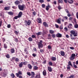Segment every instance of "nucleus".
Returning <instances> with one entry per match:
<instances>
[{"instance_id":"f704fd0d","label":"nucleus","mask_w":78,"mask_h":78,"mask_svg":"<svg viewBox=\"0 0 78 78\" xmlns=\"http://www.w3.org/2000/svg\"><path fill=\"white\" fill-rule=\"evenodd\" d=\"M23 64L24 65V66H26L28 64V62H23Z\"/></svg>"},{"instance_id":"f03ea898","label":"nucleus","mask_w":78,"mask_h":78,"mask_svg":"<svg viewBox=\"0 0 78 78\" xmlns=\"http://www.w3.org/2000/svg\"><path fill=\"white\" fill-rule=\"evenodd\" d=\"M25 6L24 5H18L19 9L21 11H23V9H24Z\"/></svg>"},{"instance_id":"412c9836","label":"nucleus","mask_w":78,"mask_h":78,"mask_svg":"<svg viewBox=\"0 0 78 78\" xmlns=\"http://www.w3.org/2000/svg\"><path fill=\"white\" fill-rule=\"evenodd\" d=\"M48 71H49V72H52V69H51V67L48 66Z\"/></svg>"},{"instance_id":"6e6552de","label":"nucleus","mask_w":78,"mask_h":78,"mask_svg":"<svg viewBox=\"0 0 78 78\" xmlns=\"http://www.w3.org/2000/svg\"><path fill=\"white\" fill-rule=\"evenodd\" d=\"M43 24L44 26L45 27H48V24L46 23V22H44L43 23Z\"/></svg>"},{"instance_id":"680f3d73","label":"nucleus","mask_w":78,"mask_h":78,"mask_svg":"<svg viewBox=\"0 0 78 78\" xmlns=\"http://www.w3.org/2000/svg\"><path fill=\"white\" fill-rule=\"evenodd\" d=\"M51 36H52V37H53V38H55V34H52L51 35Z\"/></svg>"},{"instance_id":"9b49d317","label":"nucleus","mask_w":78,"mask_h":78,"mask_svg":"<svg viewBox=\"0 0 78 78\" xmlns=\"http://www.w3.org/2000/svg\"><path fill=\"white\" fill-rule=\"evenodd\" d=\"M51 8V6L48 4V6H46V11H48L49 10V8Z\"/></svg>"},{"instance_id":"20e7f679","label":"nucleus","mask_w":78,"mask_h":78,"mask_svg":"<svg viewBox=\"0 0 78 78\" xmlns=\"http://www.w3.org/2000/svg\"><path fill=\"white\" fill-rule=\"evenodd\" d=\"M24 22L27 23V25L29 26H30V24L31 23V22L30 20H28L27 21V20H25Z\"/></svg>"},{"instance_id":"c756f323","label":"nucleus","mask_w":78,"mask_h":78,"mask_svg":"<svg viewBox=\"0 0 78 78\" xmlns=\"http://www.w3.org/2000/svg\"><path fill=\"white\" fill-rule=\"evenodd\" d=\"M48 64L49 66H53V63L51 61H50L48 62Z\"/></svg>"},{"instance_id":"4c0bfd02","label":"nucleus","mask_w":78,"mask_h":78,"mask_svg":"<svg viewBox=\"0 0 78 78\" xmlns=\"http://www.w3.org/2000/svg\"><path fill=\"white\" fill-rule=\"evenodd\" d=\"M31 37H32V38H35V39H36V37L34 35H32L31 36Z\"/></svg>"},{"instance_id":"58836bf2","label":"nucleus","mask_w":78,"mask_h":78,"mask_svg":"<svg viewBox=\"0 0 78 78\" xmlns=\"http://www.w3.org/2000/svg\"><path fill=\"white\" fill-rule=\"evenodd\" d=\"M16 62H19V59L18 58H16L15 59Z\"/></svg>"},{"instance_id":"79ce46f5","label":"nucleus","mask_w":78,"mask_h":78,"mask_svg":"<svg viewBox=\"0 0 78 78\" xmlns=\"http://www.w3.org/2000/svg\"><path fill=\"white\" fill-rule=\"evenodd\" d=\"M58 8L59 10H60L61 9V6L60 5H59L58 7Z\"/></svg>"},{"instance_id":"09e8293b","label":"nucleus","mask_w":78,"mask_h":78,"mask_svg":"<svg viewBox=\"0 0 78 78\" xmlns=\"http://www.w3.org/2000/svg\"><path fill=\"white\" fill-rule=\"evenodd\" d=\"M63 19H65V20H67L68 17H67V16H64Z\"/></svg>"},{"instance_id":"bf43d9fd","label":"nucleus","mask_w":78,"mask_h":78,"mask_svg":"<svg viewBox=\"0 0 78 78\" xmlns=\"http://www.w3.org/2000/svg\"><path fill=\"white\" fill-rule=\"evenodd\" d=\"M42 6L43 8H44L45 7V5L44 4H42Z\"/></svg>"},{"instance_id":"aec40b11","label":"nucleus","mask_w":78,"mask_h":78,"mask_svg":"<svg viewBox=\"0 0 78 78\" xmlns=\"http://www.w3.org/2000/svg\"><path fill=\"white\" fill-rule=\"evenodd\" d=\"M75 77V75L74 74H72L69 77H67V78H73Z\"/></svg>"},{"instance_id":"dca6fc26","label":"nucleus","mask_w":78,"mask_h":78,"mask_svg":"<svg viewBox=\"0 0 78 78\" xmlns=\"http://www.w3.org/2000/svg\"><path fill=\"white\" fill-rule=\"evenodd\" d=\"M35 75V73H34V72H31V76L32 78H34Z\"/></svg>"},{"instance_id":"f257e3e1","label":"nucleus","mask_w":78,"mask_h":78,"mask_svg":"<svg viewBox=\"0 0 78 78\" xmlns=\"http://www.w3.org/2000/svg\"><path fill=\"white\" fill-rule=\"evenodd\" d=\"M42 40H40V42H38L37 45H38V48H43V44H42Z\"/></svg>"},{"instance_id":"a18cd8bd","label":"nucleus","mask_w":78,"mask_h":78,"mask_svg":"<svg viewBox=\"0 0 78 78\" xmlns=\"http://www.w3.org/2000/svg\"><path fill=\"white\" fill-rule=\"evenodd\" d=\"M11 76H12V78H14V77H15L14 74L13 73H12L11 75Z\"/></svg>"},{"instance_id":"de8ad7c7","label":"nucleus","mask_w":78,"mask_h":78,"mask_svg":"<svg viewBox=\"0 0 78 78\" xmlns=\"http://www.w3.org/2000/svg\"><path fill=\"white\" fill-rule=\"evenodd\" d=\"M27 75H28V76H31V73H30V72H28L27 73Z\"/></svg>"},{"instance_id":"a19ab883","label":"nucleus","mask_w":78,"mask_h":78,"mask_svg":"<svg viewBox=\"0 0 78 78\" xmlns=\"http://www.w3.org/2000/svg\"><path fill=\"white\" fill-rule=\"evenodd\" d=\"M55 27L56 28H59V26L56 24H55Z\"/></svg>"},{"instance_id":"c85d7f7f","label":"nucleus","mask_w":78,"mask_h":78,"mask_svg":"<svg viewBox=\"0 0 78 78\" xmlns=\"http://www.w3.org/2000/svg\"><path fill=\"white\" fill-rule=\"evenodd\" d=\"M68 65L67 66L68 67H70V66L72 65V63H71V62L70 61H69L68 62Z\"/></svg>"},{"instance_id":"4be33fe9","label":"nucleus","mask_w":78,"mask_h":78,"mask_svg":"<svg viewBox=\"0 0 78 78\" xmlns=\"http://www.w3.org/2000/svg\"><path fill=\"white\" fill-rule=\"evenodd\" d=\"M33 69L35 70H38V67L36 66H34L33 67Z\"/></svg>"},{"instance_id":"3c124183","label":"nucleus","mask_w":78,"mask_h":78,"mask_svg":"<svg viewBox=\"0 0 78 78\" xmlns=\"http://www.w3.org/2000/svg\"><path fill=\"white\" fill-rule=\"evenodd\" d=\"M14 41L16 42H18V39L17 38H15Z\"/></svg>"},{"instance_id":"49530a36","label":"nucleus","mask_w":78,"mask_h":78,"mask_svg":"<svg viewBox=\"0 0 78 78\" xmlns=\"http://www.w3.org/2000/svg\"><path fill=\"white\" fill-rule=\"evenodd\" d=\"M18 18H19V17L18 16H16L14 17V19H17Z\"/></svg>"},{"instance_id":"2f4dec72","label":"nucleus","mask_w":78,"mask_h":78,"mask_svg":"<svg viewBox=\"0 0 78 78\" xmlns=\"http://www.w3.org/2000/svg\"><path fill=\"white\" fill-rule=\"evenodd\" d=\"M49 32L51 34H53V33H55V31H54V30H49Z\"/></svg>"},{"instance_id":"473e14b6","label":"nucleus","mask_w":78,"mask_h":78,"mask_svg":"<svg viewBox=\"0 0 78 78\" xmlns=\"http://www.w3.org/2000/svg\"><path fill=\"white\" fill-rule=\"evenodd\" d=\"M7 45L6 44H4V48H7Z\"/></svg>"},{"instance_id":"4468645a","label":"nucleus","mask_w":78,"mask_h":78,"mask_svg":"<svg viewBox=\"0 0 78 78\" xmlns=\"http://www.w3.org/2000/svg\"><path fill=\"white\" fill-rule=\"evenodd\" d=\"M10 9V6L9 7H5L4 8V10L5 11H8Z\"/></svg>"},{"instance_id":"72a5a7b5","label":"nucleus","mask_w":78,"mask_h":78,"mask_svg":"<svg viewBox=\"0 0 78 78\" xmlns=\"http://www.w3.org/2000/svg\"><path fill=\"white\" fill-rule=\"evenodd\" d=\"M39 2L41 3H42L44 2V0H39Z\"/></svg>"},{"instance_id":"c9c22d12","label":"nucleus","mask_w":78,"mask_h":78,"mask_svg":"<svg viewBox=\"0 0 78 78\" xmlns=\"http://www.w3.org/2000/svg\"><path fill=\"white\" fill-rule=\"evenodd\" d=\"M24 51L26 52V54H28V51H27V50L25 48L24 49Z\"/></svg>"},{"instance_id":"6e6d98bb","label":"nucleus","mask_w":78,"mask_h":78,"mask_svg":"<svg viewBox=\"0 0 78 78\" xmlns=\"http://www.w3.org/2000/svg\"><path fill=\"white\" fill-rule=\"evenodd\" d=\"M40 51L41 53H43V52H44V49H40Z\"/></svg>"},{"instance_id":"393cba45","label":"nucleus","mask_w":78,"mask_h":78,"mask_svg":"<svg viewBox=\"0 0 78 78\" xmlns=\"http://www.w3.org/2000/svg\"><path fill=\"white\" fill-rule=\"evenodd\" d=\"M23 62H21L19 64V67L21 68L23 66Z\"/></svg>"},{"instance_id":"0eeeda50","label":"nucleus","mask_w":78,"mask_h":78,"mask_svg":"<svg viewBox=\"0 0 78 78\" xmlns=\"http://www.w3.org/2000/svg\"><path fill=\"white\" fill-rule=\"evenodd\" d=\"M37 22L39 23H42L41 19L40 18H38L37 19Z\"/></svg>"},{"instance_id":"2eb2a0df","label":"nucleus","mask_w":78,"mask_h":78,"mask_svg":"<svg viewBox=\"0 0 78 78\" xmlns=\"http://www.w3.org/2000/svg\"><path fill=\"white\" fill-rule=\"evenodd\" d=\"M10 52H11V53L12 54L14 53L15 52V50L14 48H12L11 49H10Z\"/></svg>"},{"instance_id":"39448f33","label":"nucleus","mask_w":78,"mask_h":78,"mask_svg":"<svg viewBox=\"0 0 78 78\" xmlns=\"http://www.w3.org/2000/svg\"><path fill=\"white\" fill-rule=\"evenodd\" d=\"M75 54H73L71 55V57H70V59L71 60H73V59H75Z\"/></svg>"},{"instance_id":"4d7b16f0","label":"nucleus","mask_w":78,"mask_h":78,"mask_svg":"<svg viewBox=\"0 0 78 78\" xmlns=\"http://www.w3.org/2000/svg\"><path fill=\"white\" fill-rule=\"evenodd\" d=\"M14 33L16 34H19V32H17V31H14Z\"/></svg>"},{"instance_id":"e2e57ef3","label":"nucleus","mask_w":78,"mask_h":78,"mask_svg":"<svg viewBox=\"0 0 78 78\" xmlns=\"http://www.w3.org/2000/svg\"><path fill=\"white\" fill-rule=\"evenodd\" d=\"M73 21L75 22V23H76V19L74 18L73 19Z\"/></svg>"},{"instance_id":"13d9d810","label":"nucleus","mask_w":78,"mask_h":78,"mask_svg":"<svg viewBox=\"0 0 78 78\" xmlns=\"http://www.w3.org/2000/svg\"><path fill=\"white\" fill-rule=\"evenodd\" d=\"M53 4H54V5H56L57 4V3H56V1H54L53 2Z\"/></svg>"},{"instance_id":"bb28decb","label":"nucleus","mask_w":78,"mask_h":78,"mask_svg":"<svg viewBox=\"0 0 78 78\" xmlns=\"http://www.w3.org/2000/svg\"><path fill=\"white\" fill-rule=\"evenodd\" d=\"M58 3H63V0H58Z\"/></svg>"},{"instance_id":"338daca9","label":"nucleus","mask_w":78,"mask_h":78,"mask_svg":"<svg viewBox=\"0 0 78 78\" xmlns=\"http://www.w3.org/2000/svg\"><path fill=\"white\" fill-rule=\"evenodd\" d=\"M67 69H68L69 70H70V66H68L67 67Z\"/></svg>"},{"instance_id":"052dcab7","label":"nucleus","mask_w":78,"mask_h":78,"mask_svg":"<svg viewBox=\"0 0 78 78\" xmlns=\"http://www.w3.org/2000/svg\"><path fill=\"white\" fill-rule=\"evenodd\" d=\"M12 8H13V9H17V7H16V6H12Z\"/></svg>"},{"instance_id":"37998d69","label":"nucleus","mask_w":78,"mask_h":78,"mask_svg":"<svg viewBox=\"0 0 78 78\" xmlns=\"http://www.w3.org/2000/svg\"><path fill=\"white\" fill-rule=\"evenodd\" d=\"M73 67H74V68H75V69H76V68H77V66L75 65V64H73Z\"/></svg>"},{"instance_id":"603ef678","label":"nucleus","mask_w":78,"mask_h":78,"mask_svg":"<svg viewBox=\"0 0 78 78\" xmlns=\"http://www.w3.org/2000/svg\"><path fill=\"white\" fill-rule=\"evenodd\" d=\"M64 30H65V31H68V29L66 27H65L64 28Z\"/></svg>"},{"instance_id":"6ab92c4d","label":"nucleus","mask_w":78,"mask_h":78,"mask_svg":"<svg viewBox=\"0 0 78 78\" xmlns=\"http://www.w3.org/2000/svg\"><path fill=\"white\" fill-rule=\"evenodd\" d=\"M22 12H20L18 15V16L19 17V18H20L22 17Z\"/></svg>"},{"instance_id":"8fccbe9b","label":"nucleus","mask_w":78,"mask_h":78,"mask_svg":"<svg viewBox=\"0 0 78 78\" xmlns=\"http://www.w3.org/2000/svg\"><path fill=\"white\" fill-rule=\"evenodd\" d=\"M32 56L33 57H35L36 56V54L35 53H33L32 54Z\"/></svg>"},{"instance_id":"69168bd1","label":"nucleus","mask_w":78,"mask_h":78,"mask_svg":"<svg viewBox=\"0 0 78 78\" xmlns=\"http://www.w3.org/2000/svg\"><path fill=\"white\" fill-rule=\"evenodd\" d=\"M48 49H51V47L50 45H48Z\"/></svg>"},{"instance_id":"1a4fd4ad","label":"nucleus","mask_w":78,"mask_h":78,"mask_svg":"<svg viewBox=\"0 0 78 78\" xmlns=\"http://www.w3.org/2000/svg\"><path fill=\"white\" fill-rule=\"evenodd\" d=\"M61 18H59L56 21V22L60 24V23H61Z\"/></svg>"},{"instance_id":"a878e982","label":"nucleus","mask_w":78,"mask_h":78,"mask_svg":"<svg viewBox=\"0 0 78 78\" xmlns=\"http://www.w3.org/2000/svg\"><path fill=\"white\" fill-rule=\"evenodd\" d=\"M28 40L30 42H31V41H33V39L31 37H30L28 39Z\"/></svg>"},{"instance_id":"9d476101","label":"nucleus","mask_w":78,"mask_h":78,"mask_svg":"<svg viewBox=\"0 0 78 78\" xmlns=\"http://www.w3.org/2000/svg\"><path fill=\"white\" fill-rule=\"evenodd\" d=\"M43 74L44 76H46L47 75V72L45 70H44L43 71Z\"/></svg>"},{"instance_id":"ddd939ff","label":"nucleus","mask_w":78,"mask_h":78,"mask_svg":"<svg viewBox=\"0 0 78 78\" xmlns=\"http://www.w3.org/2000/svg\"><path fill=\"white\" fill-rule=\"evenodd\" d=\"M60 54L61 56H64L65 55V52L63 51H60Z\"/></svg>"},{"instance_id":"7c9ffc66","label":"nucleus","mask_w":78,"mask_h":78,"mask_svg":"<svg viewBox=\"0 0 78 78\" xmlns=\"http://www.w3.org/2000/svg\"><path fill=\"white\" fill-rule=\"evenodd\" d=\"M35 78H41V76L39 75H37Z\"/></svg>"},{"instance_id":"a211bd4d","label":"nucleus","mask_w":78,"mask_h":78,"mask_svg":"<svg viewBox=\"0 0 78 78\" xmlns=\"http://www.w3.org/2000/svg\"><path fill=\"white\" fill-rule=\"evenodd\" d=\"M20 1L18 0H16L15 2V4L16 5H19V4H20Z\"/></svg>"},{"instance_id":"ea45409f","label":"nucleus","mask_w":78,"mask_h":78,"mask_svg":"<svg viewBox=\"0 0 78 78\" xmlns=\"http://www.w3.org/2000/svg\"><path fill=\"white\" fill-rule=\"evenodd\" d=\"M74 27L76 28H78V24H76L74 25Z\"/></svg>"},{"instance_id":"c03bdc74","label":"nucleus","mask_w":78,"mask_h":78,"mask_svg":"<svg viewBox=\"0 0 78 78\" xmlns=\"http://www.w3.org/2000/svg\"><path fill=\"white\" fill-rule=\"evenodd\" d=\"M5 56L7 58H9V55L8 54H7V55H6Z\"/></svg>"},{"instance_id":"cd10ccee","label":"nucleus","mask_w":78,"mask_h":78,"mask_svg":"<svg viewBox=\"0 0 78 78\" xmlns=\"http://www.w3.org/2000/svg\"><path fill=\"white\" fill-rule=\"evenodd\" d=\"M36 34H37V36H39V35H41V34H42V32H38Z\"/></svg>"},{"instance_id":"e433bc0d","label":"nucleus","mask_w":78,"mask_h":78,"mask_svg":"<svg viewBox=\"0 0 78 78\" xmlns=\"http://www.w3.org/2000/svg\"><path fill=\"white\" fill-rule=\"evenodd\" d=\"M32 15H33V16H36V12H35V11L32 12Z\"/></svg>"},{"instance_id":"5fc2aeb1","label":"nucleus","mask_w":78,"mask_h":78,"mask_svg":"<svg viewBox=\"0 0 78 78\" xmlns=\"http://www.w3.org/2000/svg\"><path fill=\"white\" fill-rule=\"evenodd\" d=\"M69 48L71 49V50H74L75 48L73 47H69Z\"/></svg>"},{"instance_id":"774afa93","label":"nucleus","mask_w":78,"mask_h":78,"mask_svg":"<svg viewBox=\"0 0 78 78\" xmlns=\"http://www.w3.org/2000/svg\"><path fill=\"white\" fill-rule=\"evenodd\" d=\"M76 17L77 19H78V12H77L76 13Z\"/></svg>"},{"instance_id":"0e129e2a","label":"nucleus","mask_w":78,"mask_h":78,"mask_svg":"<svg viewBox=\"0 0 78 78\" xmlns=\"http://www.w3.org/2000/svg\"><path fill=\"white\" fill-rule=\"evenodd\" d=\"M59 28L60 30H62L63 29V27H62V26H60Z\"/></svg>"},{"instance_id":"7ed1b4c3","label":"nucleus","mask_w":78,"mask_h":78,"mask_svg":"<svg viewBox=\"0 0 78 78\" xmlns=\"http://www.w3.org/2000/svg\"><path fill=\"white\" fill-rule=\"evenodd\" d=\"M70 33L72 34H73L74 37L77 36V33L75 31L71 30Z\"/></svg>"},{"instance_id":"864d4df0","label":"nucleus","mask_w":78,"mask_h":78,"mask_svg":"<svg viewBox=\"0 0 78 78\" xmlns=\"http://www.w3.org/2000/svg\"><path fill=\"white\" fill-rule=\"evenodd\" d=\"M18 74H19V75H22V71H19L18 72Z\"/></svg>"},{"instance_id":"b1692460","label":"nucleus","mask_w":78,"mask_h":78,"mask_svg":"<svg viewBox=\"0 0 78 78\" xmlns=\"http://www.w3.org/2000/svg\"><path fill=\"white\" fill-rule=\"evenodd\" d=\"M27 66L30 69H32V66L30 64H28L27 65Z\"/></svg>"},{"instance_id":"423d86ee","label":"nucleus","mask_w":78,"mask_h":78,"mask_svg":"<svg viewBox=\"0 0 78 78\" xmlns=\"http://www.w3.org/2000/svg\"><path fill=\"white\" fill-rule=\"evenodd\" d=\"M55 36L57 37H62V34L59 33H58L56 34Z\"/></svg>"},{"instance_id":"f8f14e48","label":"nucleus","mask_w":78,"mask_h":78,"mask_svg":"<svg viewBox=\"0 0 78 78\" xmlns=\"http://www.w3.org/2000/svg\"><path fill=\"white\" fill-rule=\"evenodd\" d=\"M8 14H9V15H10V16H13L14 15V12H12L10 11L8 12Z\"/></svg>"},{"instance_id":"5701e85b","label":"nucleus","mask_w":78,"mask_h":78,"mask_svg":"<svg viewBox=\"0 0 78 78\" xmlns=\"http://www.w3.org/2000/svg\"><path fill=\"white\" fill-rule=\"evenodd\" d=\"M51 60L55 61L56 60V58L54 57H52L51 58Z\"/></svg>"},{"instance_id":"f3484780","label":"nucleus","mask_w":78,"mask_h":78,"mask_svg":"<svg viewBox=\"0 0 78 78\" xmlns=\"http://www.w3.org/2000/svg\"><path fill=\"white\" fill-rule=\"evenodd\" d=\"M68 2L70 4H72L73 3V0H67Z\"/></svg>"}]
</instances>
